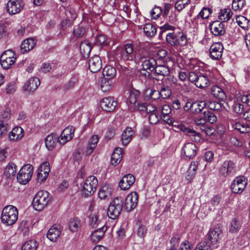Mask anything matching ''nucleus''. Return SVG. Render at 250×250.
Returning <instances> with one entry per match:
<instances>
[{
    "mask_svg": "<svg viewBox=\"0 0 250 250\" xmlns=\"http://www.w3.org/2000/svg\"><path fill=\"white\" fill-rule=\"evenodd\" d=\"M140 92L136 89H132L130 91L128 101L131 104H135L140 97Z\"/></svg>",
    "mask_w": 250,
    "mask_h": 250,
    "instance_id": "48",
    "label": "nucleus"
},
{
    "mask_svg": "<svg viewBox=\"0 0 250 250\" xmlns=\"http://www.w3.org/2000/svg\"><path fill=\"white\" fill-rule=\"evenodd\" d=\"M190 3V0H177L175 3V8L179 12L183 10Z\"/></svg>",
    "mask_w": 250,
    "mask_h": 250,
    "instance_id": "50",
    "label": "nucleus"
},
{
    "mask_svg": "<svg viewBox=\"0 0 250 250\" xmlns=\"http://www.w3.org/2000/svg\"><path fill=\"white\" fill-rule=\"evenodd\" d=\"M8 130V124L4 121H0V137L5 134Z\"/></svg>",
    "mask_w": 250,
    "mask_h": 250,
    "instance_id": "62",
    "label": "nucleus"
},
{
    "mask_svg": "<svg viewBox=\"0 0 250 250\" xmlns=\"http://www.w3.org/2000/svg\"><path fill=\"white\" fill-rule=\"evenodd\" d=\"M246 5L245 0H232V8L235 11H240Z\"/></svg>",
    "mask_w": 250,
    "mask_h": 250,
    "instance_id": "43",
    "label": "nucleus"
},
{
    "mask_svg": "<svg viewBox=\"0 0 250 250\" xmlns=\"http://www.w3.org/2000/svg\"><path fill=\"white\" fill-rule=\"evenodd\" d=\"M144 31L147 37H153L156 33V29L151 23H146L144 25Z\"/></svg>",
    "mask_w": 250,
    "mask_h": 250,
    "instance_id": "41",
    "label": "nucleus"
},
{
    "mask_svg": "<svg viewBox=\"0 0 250 250\" xmlns=\"http://www.w3.org/2000/svg\"><path fill=\"white\" fill-rule=\"evenodd\" d=\"M182 152L185 155L186 159H191L194 157L197 153V147L192 143L186 144L183 148Z\"/></svg>",
    "mask_w": 250,
    "mask_h": 250,
    "instance_id": "19",
    "label": "nucleus"
},
{
    "mask_svg": "<svg viewBox=\"0 0 250 250\" xmlns=\"http://www.w3.org/2000/svg\"><path fill=\"white\" fill-rule=\"evenodd\" d=\"M79 81V76L77 73H73L69 80L63 86L64 90L66 91L70 90L77 85Z\"/></svg>",
    "mask_w": 250,
    "mask_h": 250,
    "instance_id": "25",
    "label": "nucleus"
},
{
    "mask_svg": "<svg viewBox=\"0 0 250 250\" xmlns=\"http://www.w3.org/2000/svg\"><path fill=\"white\" fill-rule=\"evenodd\" d=\"M210 30L215 36L223 35L226 32L225 25L220 21H214L210 24Z\"/></svg>",
    "mask_w": 250,
    "mask_h": 250,
    "instance_id": "18",
    "label": "nucleus"
},
{
    "mask_svg": "<svg viewBox=\"0 0 250 250\" xmlns=\"http://www.w3.org/2000/svg\"><path fill=\"white\" fill-rule=\"evenodd\" d=\"M111 192L112 188L107 185H104L100 188L98 196L101 200H106L110 197Z\"/></svg>",
    "mask_w": 250,
    "mask_h": 250,
    "instance_id": "36",
    "label": "nucleus"
},
{
    "mask_svg": "<svg viewBox=\"0 0 250 250\" xmlns=\"http://www.w3.org/2000/svg\"><path fill=\"white\" fill-rule=\"evenodd\" d=\"M241 224L239 221L236 219H233L230 224L229 231L232 233L237 232L240 229Z\"/></svg>",
    "mask_w": 250,
    "mask_h": 250,
    "instance_id": "51",
    "label": "nucleus"
},
{
    "mask_svg": "<svg viewBox=\"0 0 250 250\" xmlns=\"http://www.w3.org/2000/svg\"><path fill=\"white\" fill-rule=\"evenodd\" d=\"M247 185V182L244 177H238L233 180L230 188L232 192L240 194L244 191Z\"/></svg>",
    "mask_w": 250,
    "mask_h": 250,
    "instance_id": "9",
    "label": "nucleus"
},
{
    "mask_svg": "<svg viewBox=\"0 0 250 250\" xmlns=\"http://www.w3.org/2000/svg\"><path fill=\"white\" fill-rule=\"evenodd\" d=\"M210 84L209 78L207 74L199 75L196 86L200 88H203L208 87Z\"/></svg>",
    "mask_w": 250,
    "mask_h": 250,
    "instance_id": "30",
    "label": "nucleus"
},
{
    "mask_svg": "<svg viewBox=\"0 0 250 250\" xmlns=\"http://www.w3.org/2000/svg\"><path fill=\"white\" fill-rule=\"evenodd\" d=\"M163 9L159 6H155L151 11V18L154 20L157 19L162 14Z\"/></svg>",
    "mask_w": 250,
    "mask_h": 250,
    "instance_id": "57",
    "label": "nucleus"
},
{
    "mask_svg": "<svg viewBox=\"0 0 250 250\" xmlns=\"http://www.w3.org/2000/svg\"><path fill=\"white\" fill-rule=\"evenodd\" d=\"M117 104V102L111 97L103 98L100 102V106L102 109L107 112L114 111Z\"/></svg>",
    "mask_w": 250,
    "mask_h": 250,
    "instance_id": "16",
    "label": "nucleus"
},
{
    "mask_svg": "<svg viewBox=\"0 0 250 250\" xmlns=\"http://www.w3.org/2000/svg\"><path fill=\"white\" fill-rule=\"evenodd\" d=\"M66 18L65 19V24L67 26L71 25L77 18V13L76 11L72 8H70L65 11Z\"/></svg>",
    "mask_w": 250,
    "mask_h": 250,
    "instance_id": "33",
    "label": "nucleus"
},
{
    "mask_svg": "<svg viewBox=\"0 0 250 250\" xmlns=\"http://www.w3.org/2000/svg\"><path fill=\"white\" fill-rule=\"evenodd\" d=\"M222 228L219 224H217L210 229L207 237L210 243L214 245L219 242L222 237Z\"/></svg>",
    "mask_w": 250,
    "mask_h": 250,
    "instance_id": "8",
    "label": "nucleus"
},
{
    "mask_svg": "<svg viewBox=\"0 0 250 250\" xmlns=\"http://www.w3.org/2000/svg\"><path fill=\"white\" fill-rule=\"evenodd\" d=\"M232 14V12L230 9L224 8L220 10L218 18L222 22L224 23V22H227L230 20Z\"/></svg>",
    "mask_w": 250,
    "mask_h": 250,
    "instance_id": "34",
    "label": "nucleus"
},
{
    "mask_svg": "<svg viewBox=\"0 0 250 250\" xmlns=\"http://www.w3.org/2000/svg\"><path fill=\"white\" fill-rule=\"evenodd\" d=\"M98 141V135H93L89 139L85 150L87 155H89L93 152L94 149L97 146Z\"/></svg>",
    "mask_w": 250,
    "mask_h": 250,
    "instance_id": "31",
    "label": "nucleus"
},
{
    "mask_svg": "<svg viewBox=\"0 0 250 250\" xmlns=\"http://www.w3.org/2000/svg\"><path fill=\"white\" fill-rule=\"evenodd\" d=\"M212 13V9L209 7H203L202 10L197 15V18H202V19H207L208 18L209 15Z\"/></svg>",
    "mask_w": 250,
    "mask_h": 250,
    "instance_id": "52",
    "label": "nucleus"
},
{
    "mask_svg": "<svg viewBox=\"0 0 250 250\" xmlns=\"http://www.w3.org/2000/svg\"><path fill=\"white\" fill-rule=\"evenodd\" d=\"M135 177L132 174L125 175L119 182V186L123 190H127L134 183Z\"/></svg>",
    "mask_w": 250,
    "mask_h": 250,
    "instance_id": "21",
    "label": "nucleus"
},
{
    "mask_svg": "<svg viewBox=\"0 0 250 250\" xmlns=\"http://www.w3.org/2000/svg\"><path fill=\"white\" fill-rule=\"evenodd\" d=\"M147 232V229L146 226L143 225H139L137 229V233L138 236L141 238H144Z\"/></svg>",
    "mask_w": 250,
    "mask_h": 250,
    "instance_id": "64",
    "label": "nucleus"
},
{
    "mask_svg": "<svg viewBox=\"0 0 250 250\" xmlns=\"http://www.w3.org/2000/svg\"><path fill=\"white\" fill-rule=\"evenodd\" d=\"M107 227L104 226L102 227L94 230L91 234L90 240L93 243H98L104 236Z\"/></svg>",
    "mask_w": 250,
    "mask_h": 250,
    "instance_id": "24",
    "label": "nucleus"
},
{
    "mask_svg": "<svg viewBox=\"0 0 250 250\" xmlns=\"http://www.w3.org/2000/svg\"><path fill=\"white\" fill-rule=\"evenodd\" d=\"M82 227V222L78 217H74L70 219L68 223L69 230L72 232H77L79 231Z\"/></svg>",
    "mask_w": 250,
    "mask_h": 250,
    "instance_id": "23",
    "label": "nucleus"
},
{
    "mask_svg": "<svg viewBox=\"0 0 250 250\" xmlns=\"http://www.w3.org/2000/svg\"><path fill=\"white\" fill-rule=\"evenodd\" d=\"M238 24L242 28H246L248 27L250 21L246 17L240 16L236 18Z\"/></svg>",
    "mask_w": 250,
    "mask_h": 250,
    "instance_id": "54",
    "label": "nucleus"
},
{
    "mask_svg": "<svg viewBox=\"0 0 250 250\" xmlns=\"http://www.w3.org/2000/svg\"><path fill=\"white\" fill-rule=\"evenodd\" d=\"M204 117L206 121L210 124H213L217 121V117L215 114L209 110L204 111Z\"/></svg>",
    "mask_w": 250,
    "mask_h": 250,
    "instance_id": "49",
    "label": "nucleus"
},
{
    "mask_svg": "<svg viewBox=\"0 0 250 250\" xmlns=\"http://www.w3.org/2000/svg\"><path fill=\"white\" fill-rule=\"evenodd\" d=\"M23 7L22 0H9L7 3L6 10L9 14L14 15L19 13Z\"/></svg>",
    "mask_w": 250,
    "mask_h": 250,
    "instance_id": "10",
    "label": "nucleus"
},
{
    "mask_svg": "<svg viewBox=\"0 0 250 250\" xmlns=\"http://www.w3.org/2000/svg\"><path fill=\"white\" fill-rule=\"evenodd\" d=\"M52 196L50 193L45 190L38 191L33 200V206L34 208L38 211L44 208L51 202Z\"/></svg>",
    "mask_w": 250,
    "mask_h": 250,
    "instance_id": "2",
    "label": "nucleus"
},
{
    "mask_svg": "<svg viewBox=\"0 0 250 250\" xmlns=\"http://www.w3.org/2000/svg\"><path fill=\"white\" fill-rule=\"evenodd\" d=\"M98 185L97 178L94 176L88 177L84 181L82 188V193L84 197L92 196L95 192Z\"/></svg>",
    "mask_w": 250,
    "mask_h": 250,
    "instance_id": "4",
    "label": "nucleus"
},
{
    "mask_svg": "<svg viewBox=\"0 0 250 250\" xmlns=\"http://www.w3.org/2000/svg\"><path fill=\"white\" fill-rule=\"evenodd\" d=\"M161 97L163 99H167L169 98L171 94V92L170 88L167 86H163L160 91H159Z\"/></svg>",
    "mask_w": 250,
    "mask_h": 250,
    "instance_id": "55",
    "label": "nucleus"
},
{
    "mask_svg": "<svg viewBox=\"0 0 250 250\" xmlns=\"http://www.w3.org/2000/svg\"><path fill=\"white\" fill-rule=\"evenodd\" d=\"M38 247L37 242L31 239L25 242L21 247V250H36Z\"/></svg>",
    "mask_w": 250,
    "mask_h": 250,
    "instance_id": "42",
    "label": "nucleus"
},
{
    "mask_svg": "<svg viewBox=\"0 0 250 250\" xmlns=\"http://www.w3.org/2000/svg\"><path fill=\"white\" fill-rule=\"evenodd\" d=\"M123 149L120 147L115 148L112 154L111 163L116 166L118 165L121 161L123 157Z\"/></svg>",
    "mask_w": 250,
    "mask_h": 250,
    "instance_id": "29",
    "label": "nucleus"
},
{
    "mask_svg": "<svg viewBox=\"0 0 250 250\" xmlns=\"http://www.w3.org/2000/svg\"><path fill=\"white\" fill-rule=\"evenodd\" d=\"M74 132L75 128L72 126H68L63 129V144L73 138Z\"/></svg>",
    "mask_w": 250,
    "mask_h": 250,
    "instance_id": "37",
    "label": "nucleus"
},
{
    "mask_svg": "<svg viewBox=\"0 0 250 250\" xmlns=\"http://www.w3.org/2000/svg\"><path fill=\"white\" fill-rule=\"evenodd\" d=\"M223 45L218 42L212 44L209 49L210 57L213 60H219L222 56Z\"/></svg>",
    "mask_w": 250,
    "mask_h": 250,
    "instance_id": "15",
    "label": "nucleus"
},
{
    "mask_svg": "<svg viewBox=\"0 0 250 250\" xmlns=\"http://www.w3.org/2000/svg\"><path fill=\"white\" fill-rule=\"evenodd\" d=\"M16 166L14 163H10L5 168L4 174L7 178L14 176L16 172Z\"/></svg>",
    "mask_w": 250,
    "mask_h": 250,
    "instance_id": "45",
    "label": "nucleus"
},
{
    "mask_svg": "<svg viewBox=\"0 0 250 250\" xmlns=\"http://www.w3.org/2000/svg\"><path fill=\"white\" fill-rule=\"evenodd\" d=\"M18 218V210L16 207L9 205L5 207L1 214V222L7 226L15 224Z\"/></svg>",
    "mask_w": 250,
    "mask_h": 250,
    "instance_id": "1",
    "label": "nucleus"
},
{
    "mask_svg": "<svg viewBox=\"0 0 250 250\" xmlns=\"http://www.w3.org/2000/svg\"><path fill=\"white\" fill-rule=\"evenodd\" d=\"M159 111L153 112L148 116V120L150 124H156L159 121Z\"/></svg>",
    "mask_w": 250,
    "mask_h": 250,
    "instance_id": "60",
    "label": "nucleus"
},
{
    "mask_svg": "<svg viewBox=\"0 0 250 250\" xmlns=\"http://www.w3.org/2000/svg\"><path fill=\"white\" fill-rule=\"evenodd\" d=\"M156 59L154 58H148L146 59L142 62L143 68L148 70H154L156 66Z\"/></svg>",
    "mask_w": 250,
    "mask_h": 250,
    "instance_id": "38",
    "label": "nucleus"
},
{
    "mask_svg": "<svg viewBox=\"0 0 250 250\" xmlns=\"http://www.w3.org/2000/svg\"><path fill=\"white\" fill-rule=\"evenodd\" d=\"M111 84L112 80L104 77L101 80V88L103 92H107L111 89Z\"/></svg>",
    "mask_w": 250,
    "mask_h": 250,
    "instance_id": "47",
    "label": "nucleus"
},
{
    "mask_svg": "<svg viewBox=\"0 0 250 250\" xmlns=\"http://www.w3.org/2000/svg\"><path fill=\"white\" fill-rule=\"evenodd\" d=\"M23 135V129L20 126H16L9 133V138L10 140L16 141L21 139Z\"/></svg>",
    "mask_w": 250,
    "mask_h": 250,
    "instance_id": "28",
    "label": "nucleus"
},
{
    "mask_svg": "<svg viewBox=\"0 0 250 250\" xmlns=\"http://www.w3.org/2000/svg\"><path fill=\"white\" fill-rule=\"evenodd\" d=\"M40 84L37 77H32L27 81L23 86V91L28 94H33Z\"/></svg>",
    "mask_w": 250,
    "mask_h": 250,
    "instance_id": "13",
    "label": "nucleus"
},
{
    "mask_svg": "<svg viewBox=\"0 0 250 250\" xmlns=\"http://www.w3.org/2000/svg\"><path fill=\"white\" fill-rule=\"evenodd\" d=\"M153 70V79L157 81H162L165 77L170 74L169 67L166 65H156Z\"/></svg>",
    "mask_w": 250,
    "mask_h": 250,
    "instance_id": "7",
    "label": "nucleus"
},
{
    "mask_svg": "<svg viewBox=\"0 0 250 250\" xmlns=\"http://www.w3.org/2000/svg\"><path fill=\"white\" fill-rule=\"evenodd\" d=\"M178 127L180 130L183 131L186 135L188 136L192 141L196 143L200 141L201 136L199 133L197 132L193 129L187 127L183 124L179 125Z\"/></svg>",
    "mask_w": 250,
    "mask_h": 250,
    "instance_id": "14",
    "label": "nucleus"
},
{
    "mask_svg": "<svg viewBox=\"0 0 250 250\" xmlns=\"http://www.w3.org/2000/svg\"><path fill=\"white\" fill-rule=\"evenodd\" d=\"M187 43V39L186 35L182 34L181 36L177 37L176 46H185Z\"/></svg>",
    "mask_w": 250,
    "mask_h": 250,
    "instance_id": "63",
    "label": "nucleus"
},
{
    "mask_svg": "<svg viewBox=\"0 0 250 250\" xmlns=\"http://www.w3.org/2000/svg\"><path fill=\"white\" fill-rule=\"evenodd\" d=\"M38 170L41 172H43V174H46L45 175V176H48L50 170L49 162H44L43 163H42L40 165Z\"/></svg>",
    "mask_w": 250,
    "mask_h": 250,
    "instance_id": "58",
    "label": "nucleus"
},
{
    "mask_svg": "<svg viewBox=\"0 0 250 250\" xmlns=\"http://www.w3.org/2000/svg\"><path fill=\"white\" fill-rule=\"evenodd\" d=\"M37 41L33 38L24 40L21 45V52L24 54L33 49L36 45Z\"/></svg>",
    "mask_w": 250,
    "mask_h": 250,
    "instance_id": "22",
    "label": "nucleus"
},
{
    "mask_svg": "<svg viewBox=\"0 0 250 250\" xmlns=\"http://www.w3.org/2000/svg\"><path fill=\"white\" fill-rule=\"evenodd\" d=\"M19 172L28 175V176L29 175V177L31 178L33 172V167L30 164L24 165Z\"/></svg>",
    "mask_w": 250,
    "mask_h": 250,
    "instance_id": "53",
    "label": "nucleus"
},
{
    "mask_svg": "<svg viewBox=\"0 0 250 250\" xmlns=\"http://www.w3.org/2000/svg\"><path fill=\"white\" fill-rule=\"evenodd\" d=\"M80 49L81 53L83 58H86L89 57L91 50V46L88 41L82 42L80 44Z\"/></svg>",
    "mask_w": 250,
    "mask_h": 250,
    "instance_id": "32",
    "label": "nucleus"
},
{
    "mask_svg": "<svg viewBox=\"0 0 250 250\" xmlns=\"http://www.w3.org/2000/svg\"><path fill=\"white\" fill-rule=\"evenodd\" d=\"M206 104L204 101L193 102L191 113L194 114L199 113L205 107Z\"/></svg>",
    "mask_w": 250,
    "mask_h": 250,
    "instance_id": "40",
    "label": "nucleus"
},
{
    "mask_svg": "<svg viewBox=\"0 0 250 250\" xmlns=\"http://www.w3.org/2000/svg\"><path fill=\"white\" fill-rule=\"evenodd\" d=\"M60 229V226L58 228V226H53L48 231L47 237L51 241H56L57 238L61 234V231Z\"/></svg>",
    "mask_w": 250,
    "mask_h": 250,
    "instance_id": "27",
    "label": "nucleus"
},
{
    "mask_svg": "<svg viewBox=\"0 0 250 250\" xmlns=\"http://www.w3.org/2000/svg\"><path fill=\"white\" fill-rule=\"evenodd\" d=\"M134 133L133 130L130 127H127L125 129L121 137V141L124 146L128 145L130 142Z\"/></svg>",
    "mask_w": 250,
    "mask_h": 250,
    "instance_id": "26",
    "label": "nucleus"
},
{
    "mask_svg": "<svg viewBox=\"0 0 250 250\" xmlns=\"http://www.w3.org/2000/svg\"><path fill=\"white\" fill-rule=\"evenodd\" d=\"M89 225L91 227L97 228L101 222L97 214L93 213L90 214L88 217Z\"/></svg>",
    "mask_w": 250,
    "mask_h": 250,
    "instance_id": "46",
    "label": "nucleus"
},
{
    "mask_svg": "<svg viewBox=\"0 0 250 250\" xmlns=\"http://www.w3.org/2000/svg\"><path fill=\"white\" fill-rule=\"evenodd\" d=\"M119 57L124 61L133 60L135 57L133 45L132 44H125L120 51Z\"/></svg>",
    "mask_w": 250,
    "mask_h": 250,
    "instance_id": "11",
    "label": "nucleus"
},
{
    "mask_svg": "<svg viewBox=\"0 0 250 250\" xmlns=\"http://www.w3.org/2000/svg\"><path fill=\"white\" fill-rule=\"evenodd\" d=\"M31 178L29 177V175L28 176V175L21 173L20 172H19L17 175L18 182L22 185L26 184L29 181Z\"/></svg>",
    "mask_w": 250,
    "mask_h": 250,
    "instance_id": "56",
    "label": "nucleus"
},
{
    "mask_svg": "<svg viewBox=\"0 0 250 250\" xmlns=\"http://www.w3.org/2000/svg\"><path fill=\"white\" fill-rule=\"evenodd\" d=\"M103 74L104 78L112 80L116 76V69L112 65H106L103 69Z\"/></svg>",
    "mask_w": 250,
    "mask_h": 250,
    "instance_id": "35",
    "label": "nucleus"
},
{
    "mask_svg": "<svg viewBox=\"0 0 250 250\" xmlns=\"http://www.w3.org/2000/svg\"><path fill=\"white\" fill-rule=\"evenodd\" d=\"M138 194L136 192H132L128 194L125 198V208L130 211L133 209L137 206L138 203Z\"/></svg>",
    "mask_w": 250,
    "mask_h": 250,
    "instance_id": "17",
    "label": "nucleus"
},
{
    "mask_svg": "<svg viewBox=\"0 0 250 250\" xmlns=\"http://www.w3.org/2000/svg\"><path fill=\"white\" fill-rule=\"evenodd\" d=\"M177 37L174 33H169L166 34V40L171 45H176Z\"/></svg>",
    "mask_w": 250,
    "mask_h": 250,
    "instance_id": "59",
    "label": "nucleus"
},
{
    "mask_svg": "<svg viewBox=\"0 0 250 250\" xmlns=\"http://www.w3.org/2000/svg\"><path fill=\"white\" fill-rule=\"evenodd\" d=\"M85 28L82 26H78L75 28L73 31L74 35L77 37H82L85 33Z\"/></svg>",
    "mask_w": 250,
    "mask_h": 250,
    "instance_id": "61",
    "label": "nucleus"
},
{
    "mask_svg": "<svg viewBox=\"0 0 250 250\" xmlns=\"http://www.w3.org/2000/svg\"><path fill=\"white\" fill-rule=\"evenodd\" d=\"M15 54L11 50H8L2 53L0 57V62L1 66L5 69L9 68L13 65L16 59Z\"/></svg>",
    "mask_w": 250,
    "mask_h": 250,
    "instance_id": "6",
    "label": "nucleus"
},
{
    "mask_svg": "<svg viewBox=\"0 0 250 250\" xmlns=\"http://www.w3.org/2000/svg\"><path fill=\"white\" fill-rule=\"evenodd\" d=\"M245 106V104L242 102V100L234 102L232 105L233 110L238 114H242L244 112Z\"/></svg>",
    "mask_w": 250,
    "mask_h": 250,
    "instance_id": "44",
    "label": "nucleus"
},
{
    "mask_svg": "<svg viewBox=\"0 0 250 250\" xmlns=\"http://www.w3.org/2000/svg\"><path fill=\"white\" fill-rule=\"evenodd\" d=\"M124 202V199L122 197H117L112 200L107 210L109 218L115 219L119 216L123 209Z\"/></svg>",
    "mask_w": 250,
    "mask_h": 250,
    "instance_id": "3",
    "label": "nucleus"
},
{
    "mask_svg": "<svg viewBox=\"0 0 250 250\" xmlns=\"http://www.w3.org/2000/svg\"><path fill=\"white\" fill-rule=\"evenodd\" d=\"M89 69L92 73H96L101 70L102 67V62L101 58L98 55H94L89 60Z\"/></svg>",
    "mask_w": 250,
    "mask_h": 250,
    "instance_id": "20",
    "label": "nucleus"
},
{
    "mask_svg": "<svg viewBox=\"0 0 250 250\" xmlns=\"http://www.w3.org/2000/svg\"><path fill=\"white\" fill-rule=\"evenodd\" d=\"M211 94L214 97L219 100H224L226 98V94L223 90L218 86H214L211 88Z\"/></svg>",
    "mask_w": 250,
    "mask_h": 250,
    "instance_id": "39",
    "label": "nucleus"
},
{
    "mask_svg": "<svg viewBox=\"0 0 250 250\" xmlns=\"http://www.w3.org/2000/svg\"><path fill=\"white\" fill-rule=\"evenodd\" d=\"M236 171V165L231 160H226L224 161L219 168L220 176L225 178L233 176Z\"/></svg>",
    "mask_w": 250,
    "mask_h": 250,
    "instance_id": "5",
    "label": "nucleus"
},
{
    "mask_svg": "<svg viewBox=\"0 0 250 250\" xmlns=\"http://www.w3.org/2000/svg\"><path fill=\"white\" fill-rule=\"evenodd\" d=\"M60 138L62 140V131L61 132L60 137L56 134L52 133L47 136L45 139V144L46 148L49 150H53L57 144L61 146L59 140Z\"/></svg>",
    "mask_w": 250,
    "mask_h": 250,
    "instance_id": "12",
    "label": "nucleus"
}]
</instances>
